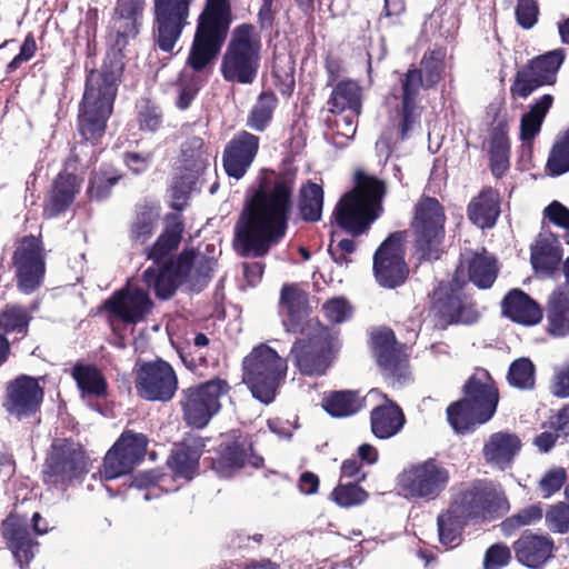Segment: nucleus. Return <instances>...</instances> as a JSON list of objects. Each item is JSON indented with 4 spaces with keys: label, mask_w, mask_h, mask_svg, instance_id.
Returning <instances> with one entry per match:
<instances>
[{
    "label": "nucleus",
    "mask_w": 569,
    "mask_h": 569,
    "mask_svg": "<svg viewBox=\"0 0 569 569\" xmlns=\"http://www.w3.org/2000/svg\"><path fill=\"white\" fill-rule=\"evenodd\" d=\"M292 186L266 182L247 200L236 226V248L241 256L262 257L286 234Z\"/></svg>",
    "instance_id": "1"
},
{
    "label": "nucleus",
    "mask_w": 569,
    "mask_h": 569,
    "mask_svg": "<svg viewBox=\"0 0 569 569\" xmlns=\"http://www.w3.org/2000/svg\"><path fill=\"white\" fill-rule=\"evenodd\" d=\"M120 68L91 70L79 112V130L86 141H96L106 130L118 90Z\"/></svg>",
    "instance_id": "2"
},
{
    "label": "nucleus",
    "mask_w": 569,
    "mask_h": 569,
    "mask_svg": "<svg viewBox=\"0 0 569 569\" xmlns=\"http://www.w3.org/2000/svg\"><path fill=\"white\" fill-rule=\"evenodd\" d=\"M356 188L337 203L333 216L337 224L359 236L379 217L386 194L385 182L365 173H357Z\"/></svg>",
    "instance_id": "3"
},
{
    "label": "nucleus",
    "mask_w": 569,
    "mask_h": 569,
    "mask_svg": "<svg viewBox=\"0 0 569 569\" xmlns=\"http://www.w3.org/2000/svg\"><path fill=\"white\" fill-rule=\"evenodd\" d=\"M498 401V389L489 372L477 369L465 386V398L448 407V421L457 433L470 432L492 418Z\"/></svg>",
    "instance_id": "4"
},
{
    "label": "nucleus",
    "mask_w": 569,
    "mask_h": 569,
    "mask_svg": "<svg viewBox=\"0 0 569 569\" xmlns=\"http://www.w3.org/2000/svg\"><path fill=\"white\" fill-rule=\"evenodd\" d=\"M232 22L229 0H206L197 20V28L187 64L196 72L206 69L218 56Z\"/></svg>",
    "instance_id": "5"
},
{
    "label": "nucleus",
    "mask_w": 569,
    "mask_h": 569,
    "mask_svg": "<svg viewBox=\"0 0 569 569\" xmlns=\"http://www.w3.org/2000/svg\"><path fill=\"white\" fill-rule=\"evenodd\" d=\"M447 52L436 48L426 52L421 59L420 69H409L401 79L400 94H392L395 100L400 99L398 114L400 118V139H407L416 126L419 124L420 110L417 97L421 87L428 89L436 86L442 78Z\"/></svg>",
    "instance_id": "6"
},
{
    "label": "nucleus",
    "mask_w": 569,
    "mask_h": 569,
    "mask_svg": "<svg viewBox=\"0 0 569 569\" xmlns=\"http://www.w3.org/2000/svg\"><path fill=\"white\" fill-rule=\"evenodd\" d=\"M261 60V39L254 26L241 23L231 33L221 59L220 72L226 81L251 84Z\"/></svg>",
    "instance_id": "7"
},
{
    "label": "nucleus",
    "mask_w": 569,
    "mask_h": 569,
    "mask_svg": "<svg viewBox=\"0 0 569 569\" xmlns=\"http://www.w3.org/2000/svg\"><path fill=\"white\" fill-rule=\"evenodd\" d=\"M242 368L243 382L252 396L262 403H271L287 376V359L280 357L269 346L261 343L244 357Z\"/></svg>",
    "instance_id": "8"
},
{
    "label": "nucleus",
    "mask_w": 569,
    "mask_h": 569,
    "mask_svg": "<svg viewBox=\"0 0 569 569\" xmlns=\"http://www.w3.org/2000/svg\"><path fill=\"white\" fill-rule=\"evenodd\" d=\"M306 338L297 339L290 355L298 370L306 376H322L333 360L339 348L337 333L318 322L308 323L303 333Z\"/></svg>",
    "instance_id": "9"
},
{
    "label": "nucleus",
    "mask_w": 569,
    "mask_h": 569,
    "mask_svg": "<svg viewBox=\"0 0 569 569\" xmlns=\"http://www.w3.org/2000/svg\"><path fill=\"white\" fill-rule=\"evenodd\" d=\"M450 507L469 521H487L506 513L509 502L498 486L487 480H477L463 486Z\"/></svg>",
    "instance_id": "10"
},
{
    "label": "nucleus",
    "mask_w": 569,
    "mask_h": 569,
    "mask_svg": "<svg viewBox=\"0 0 569 569\" xmlns=\"http://www.w3.org/2000/svg\"><path fill=\"white\" fill-rule=\"evenodd\" d=\"M224 379L214 378L181 391L180 407L184 422L194 429L204 428L220 411L221 400L229 395Z\"/></svg>",
    "instance_id": "11"
},
{
    "label": "nucleus",
    "mask_w": 569,
    "mask_h": 569,
    "mask_svg": "<svg viewBox=\"0 0 569 569\" xmlns=\"http://www.w3.org/2000/svg\"><path fill=\"white\" fill-rule=\"evenodd\" d=\"M445 210L436 198L422 197L417 202L412 229L416 254L419 259H439L445 237Z\"/></svg>",
    "instance_id": "12"
},
{
    "label": "nucleus",
    "mask_w": 569,
    "mask_h": 569,
    "mask_svg": "<svg viewBox=\"0 0 569 569\" xmlns=\"http://www.w3.org/2000/svg\"><path fill=\"white\" fill-rule=\"evenodd\" d=\"M87 472V461L80 445L68 439H56L43 465V481L64 490Z\"/></svg>",
    "instance_id": "13"
},
{
    "label": "nucleus",
    "mask_w": 569,
    "mask_h": 569,
    "mask_svg": "<svg viewBox=\"0 0 569 569\" xmlns=\"http://www.w3.org/2000/svg\"><path fill=\"white\" fill-rule=\"evenodd\" d=\"M449 481L448 469L435 458L408 466L398 477L399 489L406 498L425 501L439 498Z\"/></svg>",
    "instance_id": "14"
},
{
    "label": "nucleus",
    "mask_w": 569,
    "mask_h": 569,
    "mask_svg": "<svg viewBox=\"0 0 569 569\" xmlns=\"http://www.w3.org/2000/svg\"><path fill=\"white\" fill-rule=\"evenodd\" d=\"M134 388L144 400L168 402L178 389V377L172 366L162 359L143 361L137 365Z\"/></svg>",
    "instance_id": "15"
},
{
    "label": "nucleus",
    "mask_w": 569,
    "mask_h": 569,
    "mask_svg": "<svg viewBox=\"0 0 569 569\" xmlns=\"http://www.w3.org/2000/svg\"><path fill=\"white\" fill-rule=\"evenodd\" d=\"M193 0H153L154 37L158 47L171 52L189 24Z\"/></svg>",
    "instance_id": "16"
},
{
    "label": "nucleus",
    "mask_w": 569,
    "mask_h": 569,
    "mask_svg": "<svg viewBox=\"0 0 569 569\" xmlns=\"http://www.w3.org/2000/svg\"><path fill=\"white\" fill-rule=\"evenodd\" d=\"M148 439L142 433L124 431L112 448L107 452L100 478L112 480L130 473L143 459Z\"/></svg>",
    "instance_id": "17"
},
{
    "label": "nucleus",
    "mask_w": 569,
    "mask_h": 569,
    "mask_svg": "<svg viewBox=\"0 0 569 569\" xmlns=\"http://www.w3.org/2000/svg\"><path fill=\"white\" fill-rule=\"evenodd\" d=\"M403 233H391L373 256V274L379 286L393 289L401 286L409 273L405 261Z\"/></svg>",
    "instance_id": "18"
},
{
    "label": "nucleus",
    "mask_w": 569,
    "mask_h": 569,
    "mask_svg": "<svg viewBox=\"0 0 569 569\" xmlns=\"http://www.w3.org/2000/svg\"><path fill=\"white\" fill-rule=\"evenodd\" d=\"M565 58V50L559 48L531 59L516 74L515 93L527 98L535 89L553 84Z\"/></svg>",
    "instance_id": "19"
},
{
    "label": "nucleus",
    "mask_w": 569,
    "mask_h": 569,
    "mask_svg": "<svg viewBox=\"0 0 569 569\" xmlns=\"http://www.w3.org/2000/svg\"><path fill=\"white\" fill-rule=\"evenodd\" d=\"M13 264L17 269L19 288L27 293L33 292L46 272V254L40 237H23L14 251Z\"/></svg>",
    "instance_id": "20"
},
{
    "label": "nucleus",
    "mask_w": 569,
    "mask_h": 569,
    "mask_svg": "<svg viewBox=\"0 0 569 569\" xmlns=\"http://www.w3.org/2000/svg\"><path fill=\"white\" fill-rule=\"evenodd\" d=\"M181 172L174 179L171 192L174 202L172 207L181 210L182 206L178 202L184 200L188 194L193 190L199 177L208 167V156L204 150V142L199 137L188 139L181 149Z\"/></svg>",
    "instance_id": "21"
},
{
    "label": "nucleus",
    "mask_w": 569,
    "mask_h": 569,
    "mask_svg": "<svg viewBox=\"0 0 569 569\" xmlns=\"http://www.w3.org/2000/svg\"><path fill=\"white\" fill-rule=\"evenodd\" d=\"M372 351L383 377L392 385L408 379V360L398 347L395 335L389 329L372 333Z\"/></svg>",
    "instance_id": "22"
},
{
    "label": "nucleus",
    "mask_w": 569,
    "mask_h": 569,
    "mask_svg": "<svg viewBox=\"0 0 569 569\" xmlns=\"http://www.w3.org/2000/svg\"><path fill=\"white\" fill-rule=\"evenodd\" d=\"M104 306L121 321L136 325L150 313L153 303L144 289L128 284L108 299Z\"/></svg>",
    "instance_id": "23"
},
{
    "label": "nucleus",
    "mask_w": 569,
    "mask_h": 569,
    "mask_svg": "<svg viewBox=\"0 0 569 569\" xmlns=\"http://www.w3.org/2000/svg\"><path fill=\"white\" fill-rule=\"evenodd\" d=\"M43 398V390L37 379L29 376H20L7 388V411L18 419L27 418L34 413Z\"/></svg>",
    "instance_id": "24"
},
{
    "label": "nucleus",
    "mask_w": 569,
    "mask_h": 569,
    "mask_svg": "<svg viewBox=\"0 0 569 569\" xmlns=\"http://www.w3.org/2000/svg\"><path fill=\"white\" fill-rule=\"evenodd\" d=\"M77 149L78 147H74L71 157L67 159L64 172L60 173L54 180L44 207V216L48 218H53L64 212L79 192L80 180L73 173L76 163L79 161Z\"/></svg>",
    "instance_id": "25"
},
{
    "label": "nucleus",
    "mask_w": 569,
    "mask_h": 569,
    "mask_svg": "<svg viewBox=\"0 0 569 569\" xmlns=\"http://www.w3.org/2000/svg\"><path fill=\"white\" fill-rule=\"evenodd\" d=\"M435 299L439 313L451 323L470 325L479 318L475 305L457 284L439 286Z\"/></svg>",
    "instance_id": "26"
},
{
    "label": "nucleus",
    "mask_w": 569,
    "mask_h": 569,
    "mask_svg": "<svg viewBox=\"0 0 569 569\" xmlns=\"http://www.w3.org/2000/svg\"><path fill=\"white\" fill-rule=\"evenodd\" d=\"M259 149V138L248 131H240L226 146L223 168L229 177L242 178L253 162Z\"/></svg>",
    "instance_id": "27"
},
{
    "label": "nucleus",
    "mask_w": 569,
    "mask_h": 569,
    "mask_svg": "<svg viewBox=\"0 0 569 569\" xmlns=\"http://www.w3.org/2000/svg\"><path fill=\"white\" fill-rule=\"evenodd\" d=\"M517 560L533 569L542 567L553 556V540L548 535H536L525 531L515 542Z\"/></svg>",
    "instance_id": "28"
},
{
    "label": "nucleus",
    "mask_w": 569,
    "mask_h": 569,
    "mask_svg": "<svg viewBox=\"0 0 569 569\" xmlns=\"http://www.w3.org/2000/svg\"><path fill=\"white\" fill-rule=\"evenodd\" d=\"M2 535L20 567L29 565L39 545L32 539L27 522L10 516L2 522Z\"/></svg>",
    "instance_id": "29"
},
{
    "label": "nucleus",
    "mask_w": 569,
    "mask_h": 569,
    "mask_svg": "<svg viewBox=\"0 0 569 569\" xmlns=\"http://www.w3.org/2000/svg\"><path fill=\"white\" fill-rule=\"evenodd\" d=\"M281 312L286 315L283 326L288 332L305 333L308 329V299L305 292L295 286H283L280 297Z\"/></svg>",
    "instance_id": "30"
},
{
    "label": "nucleus",
    "mask_w": 569,
    "mask_h": 569,
    "mask_svg": "<svg viewBox=\"0 0 569 569\" xmlns=\"http://www.w3.org/2000/svg\"><path fill=\"white\" fill-rule=\"evenodd\" d=\"M562 258L560 242L551 232H541L531 246L530 261L536 272L552 277Z\"/></svg>",
    "instance_id": "31"
},
{
    "label": "nucleus",
    "mask_w": 569,
    "mask_h": 569,
    "mask_svg": "<svg viewBox=\"0 0 569 569\" xmlns=\"http://www.w3.org/2000/svg\"><path fill=\"white\" fill-rule=\"evenodd\" d=\"M502 315L513 322L533 326L541 321L539 305L520 289H512L501 302Z\"/></svg>",
    "instance_id": "32"
},
{
    "label": "nucleus",
    "mask_w": 569,
    "mask_h": 569,
    "mask_svg": "<svg viewBox=\"0 0 569 569\" xmlns=\"http://www.w3.org/2000/svg\"><path fill=\"white\" fill-rule=\"evenodd\" d=\"M521 448L520 439L512 433H492L483 446V458L487 463L505 470Z\"/></svg>",
    "instance_id": "33"
},
{
    "label": "nucleus",
    "mask_w": 569,
    "mask_h": 569,
    "mask_svg": "<svg viewBox=\"0 0 569 569\" xmlns=\"http://www.w3.org/2000/svg\"><path fill=\"white\" fill-rule=\"evenodd\" d=\"M467 268L469 280L480 289L490 288L498 273L497 260L485 249L462 256L459 269Z\"/></svg>",
    "instance_id": "34"
},
{
    "label": "nucleus",
    "mask_w": 569,
    "mask_h": 569,
    "mask_svg": "<svg viewBox=\"0 0 569 569\" xmlns=\"http://www.w3.org/2000/svg\"><path fill=\"white\" fill-rule=\"evenodd\" d=\"M262 457L253 453L251 445L246 442L232 443L223 450L214 463V469L220 477L228 478L247 465L259 468L262 466Z\"/></svg>",
    "instance_id": "35"
},
{
    "label": "nucleus",
    "mask_w": 569,
    "mask_h": 569,
    "mask_svg": "<svg viewBox=\"0 0 569 569\" xmlns=\"http://www.w3.org/2000/svg\"><path fill=\"white\" fill-rule=\"evenodd\" d=\"M547 332L555 338L569 336V291L557 287L547 302Z\"/></svg>",
    "instance_id": "36"
},
{
    "label": "nucleus",
    "mask_w": 569,
    "mask_h": 569,
    "mask_svg": "<svg viewBox=\"0 0 569 569\" xmlns=\"http://www.w3.org/2000/svg\"><path fill=\"white\" fill-rule=\"evenodd\" d=\"M499 214V193L492 188L483 189L468 206L470 221L481 229L492 228Z\"/></svg>",
    "instance_id": "37"
},
{
    "label": "nucleus",
    "mask_w": 569,
    "mask_h": 569,
    "mask_svg": "<svg viewBox=\"0 0 569 569\" xmlns=\"http://www.w3.org/2000/svg\"><path fill=\"white\" fill-rule=\"evenodd\" d=\"M332 113L350 112L360 114L362 108V88L355 80L339 81L328 100Z\"/></svg>",
    "instance_id": "38"
},
{
    "label": "nucleus",
    "mask_w": 569,
    "mask_h": 569,
    "mask_svg": "<svg viewBox=\"0 0 569 569\" xmlns=\"http://www.w3.org/2000/svg\"><path fill=\"white\" fill-rule=\"evenodd\" d=\"M405 425L401 409L388 401L371 411V430L377 438L388 439L396 436Z\"/></svg>",
    "instance_id": "39"
},
{
    "label": "nucleus",
    "mask_w": 569,
    "mask_h": 569,
    "mask_svg": "<svg viewBox=\"0 0 569 569\" xmlns=\"http://www.w3.org/2000/svg\"><path fill=\"white\" fill-rule=\"evenodd\" d=\"M183 232L182 217L179 212L164 217V229L156 243L148 250V258L158 262L172 250L177 249Z\"/></svg>",
    "instance_id": "40"
},
{
    "label": "nucleus",
    "mask_w": 569,
    "mask_h": 569,
    "mask_svg": "<svg viewBox=\"0 0 569 569\" xmlns=\"http://www.w3.org/2000/svg\"><path fill=\"white\" fill-rule=\"evenodd\" d=\"M143 6V0H118L112 20V29L118 38L127 39L138 33V20Z\"/></svg>",
    "instance_id": "41"
},
{
    "label": "nucleus",
    "mask_w": 569,
    "mask_h": 569,
    "mask_svg": "<svg viewBox=\"0 0 569 569\" xmlns=\"http://www.w3.org/2000/svg\"><path fill=\"white\" fill-rule=\"evenodd\" d=\"M553 97L551 94H543L536 101L530 110L525 113L520 121V138L522 147L531 149L532 140L540 132L543 119L551 108Z\"/></svg>",
    "instance_id": "42"
},
{
    "label": "nucleus",
    "mask_w": 569,
    "mask_h": 569,
    "mask_svg": "<svg viewBox=\"0 0 569 569\" xmlns=\"http://www.w3.org/2000/svg\"><path fill=\"white\" fill-rule=\"evenodd\" d=\"M31 319L30 312L24 307L7 305L0 311V332L12 336L16 340L23 339L28 333Z\"/></svg>",
    "instance_id": "43"
},
{
    "label": "nucleus",
    "mask_w": 569,
    "mask_h": 569,
    "mask_svg": "<svg viewBox=\"0 0 569 569\" xmlns=\"http://www.w3.org/2000/svg\"><path fill=\"white\" fill-rule=\"evenodd\" d=\"M82 398H100L107 395V382L102 373L93 366L76 365L72 370Z\"/></svg>",
    "instance_id": "44"
},
{
    "label": "nucleus",
    "mask_w": 569,
    "mask_h": 569,
    "mask_svg": "<svg viewBox=\"0 0 569 569\" xmlns=\"http://www.w3.org/2000/svg\"><path fill=\"white\" fill-rule=\"evenodd\" d=\"M469 522L462 515L450 506L437 517L439 541L448 546H457L461 540L465 526Z\"/></svg>",
    "instance_id": "45"
},
{
    "label": "nucleus",
    "mask_w": 569,
    "mask_h": 569,
    "mask_svg": "<svg viewBox=\"0 0 569 569\" xmlns=\"http://www.w3.org/2000/svg\"><path fill=\"white\" fill-rule=\"evenodd\" d=\"M299 212L305 221L316 222L321 219L323 208V190L321 186L308 181L300 188Z\"/></svg>",
    "instance_id": "46"
},
{
    "label": "nucleus",
    "mask_w": 569,
    "mask_h": 569,
    "mask_svg": "<svg viewBox=\"0 0 569 569\" xmlns=\"http://www.w3.org/2000/svg\"><path fill=\"white\" fill-rule=\"evenodd\" d=\"M142 280L148 289H153L160 299H169L176 291L177 280L170 267L153 266L144 270Z\"/></svg>",
    "instance_id": "47"
},
{
    "label": "nucleus",
    "mask_w": 569,
    "mask_h": 569,
    "mask_svg": "<svg viewBox=\"0 0 569 569\" xmlns=\"http://www.w3.org/2000/svg\"><path fill=\"white\" fill-rule=\"evenodd\" d=\"M200 456L201 450L198 447L181 443L172 451L169 466L176 476L190 480L197 471Z\"/></svg>",
    "instance_id": "48"
},
{
    "label": "nucleus",
    "mask_w": 569,
    "mask_h": 569,
    "mask_svg": "<svg viewBox=\"0 0 569 569\" xmlns=\"http://www.w3.org/2000/svg\"><path fill=\"white\" fill-rule=\"evenodd\" d=\"M362 399L355 391H335L323 399L325 410L332 417L355 415L362 408Z\"/></svg>",
    "instance_id": "49"
},
{
    "label": "nucleus",
    "mask_w": 569,
    "mask_h": 569,
    "mask_svg": "<svg viewBox=\"0 0 569 569\" xmlns=\"http://www.w3.org/2000/svg\"><path fill=\"white\" fill-rule=\"evenodd\" d=\"M277 104L278 99L272 92H261L248 116L247 126L259 132L266 130L272 120Z\"/></svg>",
    "instance_id": "50"
},
{
    "label": "nucleus",
    "mask_w": 569,
    "mask_h": 569,
    "mask_svg": "<svg viewBox=\"0 0 569 569\" xmlns=\"http://www.w3.org/2000/svg\"><path fill=\"white\" fill-rule=\"evenodd\" d=\"M508 383L519 390H531L536 383V368L529 358H519L511 362Z\"/></svg>",
    "instance_id": "51"
},
{
    "label": "nucleus",
    "mask_w": 569,
    "mask_h": 569,
    "mask_svg": "<svg viewBox=\"0 0 569 569\" xmlns=\"http://www.w3.org/2000/svg\"><path fill=\"white\" fill-rule=\"evenodd\" d=\"M159 216V210L156 207L139 209L131 226L130 234L132 240L144 243L153 234Z\"/></svg>",
    "instance_id": "52"
},
{
    "label": "nucleus",
    "mask_w": 569,
    "mask_h": 569,
    "mask_svg": "<svg viewBox=\"0 0 569 569\" xmlns=\"http://www.w3.org/2000/svg\"><path fill=\"white\" fill-rule=\"evenodd\" d=\"M510 143L503 132H493L490 140V166L496 177H501L509 168Z\"/></svg>",
    "instance_id": "53"
},
{
    "label": "nucleus",
    "mask_w": 569,
    "mask_h": 569,
    "mask_svg": "<svg viewBox=\"0 0 569 569\" xmlns=\"http://www.w3.org/2000/svg\"><path fill=\"white\" fill-rule=\"evenodd\" d=\"M546 168L552 177H558L569 171V130L552 146Z\"/></svg>",
    "instance_id": "54"
},
{
    "label": "nucleus",
    "mask_w": 569,
    "mask_h": 569,
    "mask_svg": "<svg viewBox=\"0 0 569 569\" xmlns=\"http://www.w3.org/2000/svg\"><path fill=\"white\" fill-rule=\"evenodd\" d=\"M120 178L121 177L111 168L94 172L88 187L89 197L94 200L106 199Z\"/></svg>",
    "instance_id": "55"
},
{
    "label": "nucleus",
    "mask_w": 569,
    "mask_h": 569,
    "mask_svg": "<svg viewBox=\"0 0 569 569\" xmlns=\"http://www.w3.org/2000/svg\"><path fill=\"white\" fill-rule=\"evenodd\" d=\"M333 501L340 507H352L365 502L368 493L357 485H339L331 493Z\"/></svg>",
    "instance_id": "56"
},
{
    "label": "nucleus",
    "mask_w": 569,
    "mask_h": 569,
    "mask_svg": "<svg viewBox=\"0 0 569 569\" xmlns=\"http://www.w3.org/2000/svg\"><path fill=\"white\" fill-rule=\"evenodd\" d=\"M137 119L141 130L153 132L162 122L160 109L148 100H141L137 104Z\"/></svg>",
    "instance_id": "57"
},
{
    "label": "nucleus",
    "mask_w": 569,
    "mask_h": 569,
    "mask_svg": "<svg viewBox=\"0 0 569 569\" xmlns=\"http://www.w3.org/2000/svg\"><path fill=\"white\" fill-rule=\"evenodd\" d=\"M547 527L556 533H567L569 531V503L558 502L551 506L546 515Z\"/></svg>",
    "instance_id": "58"
},
{
    "label": "nucleus",
    "mask_w": 569,
    "mask_h": 569,
    "mask_svg": "<svg viewBox=\"0 0 569 569\" xmlns=\"http://www.w3.org/2000/svg\"><path fill=\"white\" fill-rule=\"evenodd\" d=\"M542 508L538 505H532L523 508L518 513L507 518L502 522V529L506 532H510L520 527L536 523L542 518Z\"/></svg>",
    "instance_id": "59"
},
{
    "label": "nucleus",
    "mask_w": 569,
    "mask_h": 569,
    "mask_svg": "<svg viewBox=\"0 0 569 569\" xmlns=\"http://www.w3.org/2000/svg\"><path fill=\"white\" fill-rule=\"evenodd\" d=\"M322 310L326 318L333 323L347 321L352 315V307L342 297L331 298L323 305Z\"/></svg>",
    "instance_id": "60"
},
{
    "label": "nucleus",
    "mask_w": 569,
    "mask_h": 569,
    "mask_svg": "<svg viewBox=\"0 0 569 569\" xmlns=\"http://www.w3.org/2000/svg\"><path fill=\"white\" fill-rule=\"evenodd\" d=\"M515 14L517 23L522 29H531L537 23L539 16V8L536 0H518Z\"/></svg>",
    "instance_id": "61"
},
{
    "label": "nucleus",
    "mask_w": 569,
    "mask_h": 569,
    "mask_svg": "<svg viewBox=\"0 0 569 569\" xmlns=\"http://www.w3.org/2000/svg\"><path fill=\"white\" fill-rule=\"evenodd\" d=\"M567 479L565 469L555 468L547 471L539 481V489L543 498H550L559 491Z\"/></svg>",
    "instance_id": "62"
},
{
    "label": "nucleus",
    "mask_w": 569,
    "mask_h": 569,
    "mask_svg": "<svg viewBox=\"0 0 569 569\" xmlns=\"http://www.w3.org/2000/svg\"><path fill=\"white\" fill-rule=\"evenodd\" d=\"M511 558L510 549L505 545L491 546L485 557L486 569H499L507 565Z\"/></svg>",
    "instance_id": "63"
},
{
    "label": "nucleus",
    "mask_w": 569,
    "mask_h": 569,
    "mask_svg": "<svg viewBox=\"0 0 569 569\" xmlns=\"http://www.w3.org/2000/svg\"><path fill=\"white\" fill-rule=\"evenodd\" d=\"M550 390L558 398L569 397V362L556 369Z\"/></svg>",
    "instance_id": "64"
}]
</instances>
